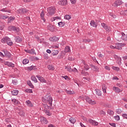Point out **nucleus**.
<instances>
[{
	"instance_id": "f257e3e1",
	"label": "nucleus",
	"mask_w": 127,
	"mask_h": 127,
	"mask_svg": "<svg viewBox=\"0 0 127 127\" xmlns=\"http://www.w3.org/2000/svg\"><path fill=\"white\" fill-rule=\"evenodd\" d=\"M42 101L44 103H46L49 105V106H47V104L44 105V113L46 114L47 116H51V113L49 112V111L47 110V109H49V107L52 106V101H53L52 97H51V96H46L45 97L43 98Z\"/></svg>"
},
{
	"instance_id": "f03ea898",
	"label": "nucleus",
	"mask_w": 127,
	"mask_h": 127,
	"mask_svg": "<svg viewBox=\"0 0 127 127\" xmlns=\"http://www.w3.org/2000/svg\"><path fill=\"white\" fill-rule=\"evenodd\" d=\"M1 42L2 43H7V44L10 46L13 45V43L12 41H11V40H10V38H9L8 37H5L3 38L1 40Z\"/></svg>"
},
{
	"instance_id": "7ed1b4c3",
	"label": "nucleus",
	"mask_w": 127,
	"mask_h": 127,
	"mask_svg": "<svg viewBox=\"0 0 127 127\" xmlns=\"http://www.w3.org/2000/svg\"><path fill=\"white\" fill-rule=\"evenodd\" d=\"M122 44L117 43V44H116L115 45H110V47L112 49H118L119 50H121L122 49Z\"/></svg>"
},
{
	"instance_id": "20e7f679",
	"label": "nucleus",
	"mask_w": 127,
	"mask_h": 127,
	"mask_svg": "<svg viewBox=\"0 0 127 127\" xmlns=\"http://www.w3.org/2000/svg\"><path fill=\"white\" fill-rule=\"evenodd\" d=\"M85 100H86L87 103H88L90 105H96L97 104V102H96V101L92 100V99L91 98H89V97H88V96L86 97Z\"/></svg>"
},
{
	"instance_id": "39448f33",
	"label": "nucleus",
	"mask_w": 127,
	"mask_h": 127,
	"mask_svg": "<svg viewBox=\"0 0 127 127\" xmlns=\"http://www.w3.org/2000/svg\"><path fill=\"white\" fill-rule=\"evenodd\" d=\"M48 12L50 15H52L55 13V7H50L47 8Z\"/></svg>"
},
{
	"instance_id": "423d86ee",
	"label": "nucleus",
	"mask_w": 127,
	"mask_h": 127,
	"mask_svg": "<svg viewBox=\"0 0 127 127\" xmlns=\"http://www.w3.org/2000/svg\"><path fill=\"white\" fill-rule=\"evenodd\" d=\"M8 29L9 30V31H16L17 32L19 31V28L15 27L13 26H9Z\"/></svg>"
},
{
	"instance_id": "0eeeda50",
	"label": "nucleus",
	"mask_w": 127,
	"mask_h": 127,
	"mask_svg": "<svg viewBox=\"0 0 127 127\" xmlns=\"http://www.w3.org/2000/svg\"><path fill=\"white\" fill-rule=\"evenodd\" d=\"M65 69H67V71H68V72H78V69H77V68H76V67H74V69H72V68H71V66H65Z\"/></svg>"
},
{
	"instance_id": "6e6552de",
	"label": "nucleus",
	"mask_w": 127,
	"mask_h": 127,
	"mask_svg": "<svg viewBox=\"0 0 127 127\" xmlns=\"http://www.w3.org/2000/svg\"><path fill=\"white\" fill-rule=\"evenodd\" d=\"M122 4V1L120 0H116L112 4V6H114V7H118L119 5Z\"/></svg>"
},
{
	"instance_id": "1a4fd4ad",
	"label": "nucleus",
	"mask_w": 127,
	"mask_h": 127,
	"mask_svg": "<svg viewBox=\"0 0 127 127\" xmlns=\"http://www.w3.org/2000/svg\"><path fill=\"white\" fill-rule=\"evenodd\" d=\"M58 3L59 5H66L68 3V1L67 0H60Z\"/></svg>"
},
{
	"instance_id": "9d476101",
	"label": "nucleus",
	"mask_w": 127,
	"mask_h": 127,
	"mask_svg": "<svg viewBox=\"0 0 127 127\" xmlns=\"http://www.w3.org/2000/svg\"><path fill=\"white\" fill-rule=\"evenodd\" d=\"M36 77L42 83H46V80H45L43 77L40 76L39 75H36Z\"/></svg>"
},
{
	"instance_id": "9b49d317",
	"label": "nucleus",
	"mask_w": 127,
	"mask_h": 127,
	"mask_svg": "<svg viewBox=\"0 0 127 127\" xmlns=\"http://www.w3.org/2000/svg\"><path fill=\"white\" fill-rule=\"evenodd\" d=\"M40 121H41V123H42V124H48V121H47V119H46V118H45L43 117H41Z\"/></svg>"
},
{
	"instance_id": "f8f14e48",
	"label": "nucleus",
	"mask_w": 127,
	"mask_h": 127,
	"mask_svg": "<svg viewBox=\"0 0 127 127\" xmlns=\"http://www.w3.org/2000/svg\"><path fill=\"white\" fill-rule=\"evenodd\" d=\"M88 122L89 123H90L91 125H93V126H98L99 123L97 122V121L95 120H93L92 119H89L88 120Z\"/></svg>"
},
{
	"instance_id": "ddd939ff",
	"label": "nucleus",
	"mask_w": 127,
	"mask_h": 127,
	"mask_svg": "<svg viewBox=\"0 0 127 127\" xmlns=\"http://www.w3.org/2000/svg\"><path fill=\"white\" fill-rule=\"evenodd\" d=\"M113 90L115 91L116 93H121V92H123V89H120L119 88V87H117L115 86H114L113 88Z\"/></svg>"
},
{
	"instance_id": "4468645a",
	"label": "nucleus",
	"mask_w": 127,
	"mask_h": 127,
	"mask_svg": "<svg viewBox=\"0 0 127 127\" xmlns=\"http://www.w3.org/2000/svg\"><path fill=\"white\" fill-rule=\"evenodd\" d=\"M121 39L124 41H127V34H125V33H122Z\"/></svg>"
},
{
	"instance_id": "2eb2a0df",
	"label": "nucleus",
	"mask_w": 127,
	"mask_h": 127,
	"mask_svg": "<svg viewBox=\"0 0 127 127\" xmlns=\"http://www.w3.org/2000/svg\"><path fill=\"white\" fill-rule=\"evenodd\" d=\"M4 65H7V66H8V67H14V64L9 63L8 62H4Z\"/></svg>"
},
{
	"instance_id": "dca6fc26",
	"label": "nucleus",
	"mask_w": 127,
	"mask_h": 127,
	"mask_svg": "<svg viewBox=\"0 0 127 127\" xmlns=\"http://www.w3.org/2000/svg\"><path fill=\"white\" fill-rule=\"evenodd\" d=\"M49 40L52 42L58 41L59 40V38L54 36L52 38H50Z\"/></svg>"
},
{
	"instance_id": "f3484780",
	"label": "nucleus",
	"mask_w": 127,
	"mask_h": 127,
	"mask_svg": "<svg viewBox=\"0 0 127 127\" xmlns=\"http://www.w3.org/2000/svg\"><path fill=\"white\" fill-rule=\"evenodd\" d=\"M48 29L50 30V31H54V29H55V26L52 25H49L48 26Z\"/></svg>"
},
{
	"instance_id": "a211bd4d",
	"label": "nucleus",
	"mask_w": 127,
	"mask_h": 127,
	"mask_svg": "<svg viewBox=\"0 0 127 127\" xmlns=\"http://www.w3.org/2000/svg\"><path fill=\"white\" fill-rule=\"evenodd\" d=\"M90 67L91 69H92V70H93L94 71H99V67H98V66H96L95 65L91 64Z\"/></svg>"
},
{
	"instance_id": "6ab92c4d",
	"label": "nucleus",
	"mask_w": 127,
	"mask_h": 127,
	"mask_svg": "<svg viewBox=\"0 0 127 127\" xmlns=\"http://www.w3.org/2000/svg\"><path fill=\"white\" fill-rule=\"evenodd\" d=\"M90 25L93 26V27H97V26H98V24H97V23L95 22V21L94 20L91 21Z\"/></svg>"
},
{
	"instance_id": "aec40b11",
	"label": "nucleus",
	"mask_w": 127,
	"mask_h": 127,
	"mask_svg": "<svg viewBox=\"0 0 127 127\" xmlns=\"http://www.w3.org/2000/svg\"><path fill=\"white\" fill-rule=\"evenodd\" d=\"M19 13H26L27 10L26 9H21L18 10Z\"/></svg>"
},
{
	"instance_id": "412c9836",
	"label": "nucleus",
	"mask_w": 127,
	"mask_h": 127,
	"mask_svg": "<svg viewBox=\"0 0 127 127\" xmlns=\"http://www.w3.org/2000/svg\"><path fill=\"white\" fill-rule=\"evenodd\" d=\"M83 65H84V70H85V71H88V70L90 69V66H89V65H88L87 64L84 63Z\"/></svg>"
},
{
	"instance_id": "4be33fe9",
	"label": "nucleus",
	"mask_w": 127,
	"mask_h": 127,
	"mask_svg": "<svg viewBox=\"0 0 127 127\" xmlns=\"http://www.w3.org/2000/svg\"><path fill=\"white\" fill-rule=\"evenodd\" d=\"M11 93L13 96H17V95L18 94V90H14L11 91Z\"/></svg>"
},
{
	"instance_id": "5701e85b",
	"label": "nucleus",
	"mask_w": 127,
	"mask_h": 127,
	"mask_svg": "<svg viewBox=\"0 0 127 127\" xmlns=\"http://www.w3.org/2000/svg\"><path fill=\"white\" fill-rule=\"evenodd\" d=\"M95 92L98 96H102V91L98 89H95Z\"/></svg>"
},
{
	"instance_id": "b1692460",
	"label": "nucleus",
	"mask_w": 127,
	"mask_h": 127,
	"mask_svg": "<svg viewBox=\"0 0 127 127\" xmlns=\"http://www.w3.org/2000/svg\"><path fill=\"white\" fill-rule=\"evenodd\" d=\"M66 93L68 94V95H74L75 94V92L74 91H71V90H65Z\"/></svg>"
},
{
	"instance_id": "393cba45",
	"label": "nucleus",
	"mask_w": 127,
	"mask_h": 127,
	"mask_svg": "<svg viewBox=\"0 0 127 127\" xmlns=\"http://www.w3.org/2000/svg\"><path fill=\"white\" fill-rule=\"evenodd\" d=\"M40 15H41V19L43 20H44V22H45V18H44V16L45 15V13H44V12L42 11Z\"/></svg>"
},
{
	"instance_id": "a878e982",
	"label": "nucleus",
	"mask_w": 127,
	"mask_h": 127,
	"mask_svg": "<svg viewBox=\"0 0 127 127\" xmlns=\"http://www.w3.org/2000/svg\"><path fill=\"white\" fill-rule=\"evenodd\" d=\"M102 90L103 91V93H107V86L106 84L102 85Z\"/></svg>"
},
{
	"instance_id": "bb28decb",
	"label": "nucleus",
	"mask_w": 127,
	"mask_h": 127,
	"mask_svg": "<svg viewBox=\"0 0 127 127\" xmlns=\"http://www.w3.org/2000/svg\"><path fill=\"white\" fill-rule=\"evenodd\" d=\"M31 79L32 80V81H33V82H34V83H37L38 81H37V79H36V77H35V76L33 75L31 76Z\"/></svg>"
},
{
	"instance_id": "cd10ccee",
	"label": "nucleus",
	"mask_w": 127,
	"mask_h": 127,
	"mask_svg": "<svg viewBox=\"0 0 127 127\" xmlns=\"http://www.w3.org/2000/svg\"><path fill=\"white\" fill-rule=\"evenodd\" d=\"M64 51L65 53L71 52V49H70V47L66 46L64 49Z\"/></svg>"
},
{
	"instance_id": "c85d7f7f",
	"label": "nucleus",
	"mask_w": 127,
	"mask_h": 127,
	"mask_svg": "<svg viewBox=\"0 0 127 127\" xmlns=\"http://www.w3.org/2000/svg\"><path fill=\"white\" fill-rule=\"evenodd\" d=\"M27 83L28 86H29V87H30V88H34V86H33V85H32V83H31V81L30 80H28L27 81Z\"/></svg>"
},
{
	"instance_id": "c756f323",
	"label": "nucleus",
	"mask_w": 127,
	"mask_h": 127,
	"mask_svg": "<svg viewBox=\"0 0 127 127\" xmlns=\"http://www.w3.org/2000/svg\"><path fill=\"white\" fill-rule=\"evenodd\" d=\"M25 52H27V53H29L30 54H33L34 53V50L33 49H32L31 50H25Z\"/></svg>"
},
{
	"instance_id": "7c9ffc66",
	"label": "nucleus",
	"mask_w": 127,
	"mask_h": 127,
	"mask_svg": "<svg viewBox=\"0 0 127 127\" xmlns=\"http://www.w3.org/2000/svg\"><path fill=\"white\" fill-rule=\"evenodd\" d=\"M58 53H59V52L58 50H53L52 54L53 56H56L58 55Z\"/></svg>"
},
{
	"instance_id": "2f4dec72",
	"label": "nucleus",
	"mask_w": 127,
	"mask_h": 127,
	"mask_svg": "<svg viewBox=\"0 0 127 127\" xmlns=\"http://www.w3.org/2000/svg\"><path fill=\"white\" fill-rule=\"evenodd\" d=\"M58 25L59 27H63L65 25V23L64 22H60L58 23Z\"/></svg>"
},
{
	"instance_id": "473e14b6",
	"label": "nucleus",
	"mask_w": 127,
	"mask_h": 127,
	"mask_svg": "<svg viewBox=\"0 0 127 127\" xmlns=\"http://www.w3.org/2000/svg\"><path fill=\"white\" fill-rule=\"evenodd\" d=\"M69 122L71 124H75V123H76V119H75L74 118H71L69 119Z\"/></svg>"
},
{
	"instance_id": "72a5a7b5",
	"label": "nucleus",
	"mask_w": 127,
	"mask_h": 127,
	"mask_svg": "<svg viewBox=\"0 0 127 127\" xmlns=\"http://www.w3.org/2000/svg\"><path fill=\"white\" fill-rule=\"evenodd\" d=\"M12 102L14 105H18V101L16 99H12Z\"/></svg>"
},
{
	"instance_id": "f704fd0d",
	"label": "nucleus",
	"mask_w": 127,
	"mask_h": 127,
	"mask_svg": "<svg viewBox=\"0 0 127 127\" xmlns=\"http://www.w3.org/2000/svg\"><path fill=\"white\" fill-rule=\"evenodd\" d=\"M15 40L17 42H21L22 41V39L19 36L16 37Z\"/></svg>"
},
{
	"instance_id": "c9c22d12",
	"label": "nucleus",
	"mask_w": 127,
	"mask_h": 127,
	"mask_svg": "<svg viewBox=\"0 0 127 127\" xmlns=\"http://www.w3.org/2000/svg\"><path fill=\"white\" fill-rule=\"evenodd\" d=\"M0 18L1 19H6V18H8V16L0 14Z\"/></svg>"
},
{
	"instance_id": "e433bc0d",
	"label": "nucleus",
	"mask_w": 127,
	"mask_h": 127,
	"mask_svg": "<svg viewBox=\"0 0 127 127\" xmlns=\"http://www.w3.org/2000/svg\"><path fill=\"white\" fill-rule=\"evenodd\" d=\"M120 13L121 14H123L125 16H127V10L125 11H121Z\"/></svg>"
},
{
	"instance_id": "4c0bfd02",
	"label": "nucleus",
	"mask_w": 127,
	"mask_h": 127,
	"mask_svg": "<svg viewBox=\"0 0 127 127\" xmlns=\"http://www.w3.org/2000/svg\"><path fill=\"white\" fill-rule=\"evenodd\" d=\"M107 113L108 114V115H110V116H113V115H114V111H113V110H108L107 111Z\"/></svg>"
},
{
	"instance_id": "58836bf2",
	"label": "nucleus",
	"mask_w": 127,
	"mask_h": 127,
	"mask_svg": "<svg viewBox=\"0 0 127 127\" xmlns=\"http://www.w3.org/2000/svg\"><path fill=\"white\" fill-rule=\"evenodd\" d=\"M27 105H28V106H29V107H33V104H32V103H31V102H30V101L28 100L26 102Z\"/></svg>"
},
{
	"instance_id": "ea45409f",
	"label": "nucleus",
	"mask_w": 127,
	"mask_h": 127,
	"mask_svg": "<svg viewBox=\"0 0 127 127\" xmlns=\"http://www.w3.org/2000/svg\"><path fill=\"white\" fill-rule=\"evenodd\" d=\"M117 61V63H118L119 65L122 64V58H118Z\"/></svg>"
},
{
	"instance_id": "a19ab883",
	"label": "nucleus",
	"mask_w": 127,
	"mask_h": 127,
	"mask_svg": "<svg viewBox=\"0 0 127 127\" xmlns=\"http://www.w3.org/2000/svg\"><path fill=\"white\" fill-rule=\"evenodd\" d=\"M56 19H61V17H55L51 19V21H55Z\"/></svg>"
},
{
	"instance_id": "79ce46f5",
	"label": "nucleus",
	"mask_w": 127,
	"mask_h": 127,
	"mask_svg": "<svg viewBox=\"0 0 127 127\" xmlns=\"http://www.w3.org/2000/svg\"><path fill=\"white\" fill-rule=\"evenodd\" d=\"M29 63V61L27 59H25L23 61V64L24 65H26V64H28V63Z\"/></svg>"
},
{
	"instance_id": "37998d69",
	"label": "nucleus",
	"mask_w": 127,
	"mask_h": 127,
	"mask_svg": "<svg viewBox=\"0 0 127 127\" xmlns=\"http://www.w3.org/2000/svg\"><path fill=\"white\" fill-rule=\"evenodd\" d=\"M44 58L46 60H47V59L49 58V57H48V54H47V53H45L44 54Z\"/></svg>"
},
{
	"instance_id": "c03bdc74",
	"label": "nucleus",
	"mask_w": 127,
	"mask_h": 127,
	"mask_svg": "<svg viewBox=\"0 0 127 127\" xmlns=\"http://www.w3.org/2000/svg\"><path fill=\"white\" fill-rule=\"evenodd\" d=\"M81 74H82V75H83L84 76H87V75H89V73H88V72L84 71L83 70L81 71Z\"/></svg>"
},
{
	"instance_id": "a18cd8bd",
	"label": "nucleus",
	"mask_w": 127,
	"mask_h": 127,
	"mask_svg": "<svg viewBox=\"0 0 127 127\" xmlns=\"http://www.w3.org/2000/svg\"><path fill=\"white\" fill-rule=\"evenodd\" d=\"M112 68L113 70H115V71H120V68L119 67L112 66Z\"/></svg>"
},
{
	"instance_id": "49530a36",
	"label": "nucleus",
	"mask_w": 127,
	"mask_h": 127,
	"mask_svg": "<svg viewBox=\"0 0 127 127\" xmlns=\"http://www.w3.org/2000/svg\"><path fill=\"white\" fill-rule=\"evenodd\" d=\"M33 68H34V66H31L27 67V70L28 71H32V70H33Z\"/></svg>"
},
{
	"instance_id": "de8ad7c7",
	"label": "nucleus",
	"mask_w": 127,
	"mask_h": 127,
	"mask_svg": "<svg viewBox=\"0 0 127 127\" xmlns=\"http://www.w3.org/2000/svg\"><path fill=\"white\" fill-rule=\"evenodd\" d=\"M48 68L49 69V70H54V66H52V65H48Z\"/></svg>"
},
{
	"instance_id": "09e8293b",
	"label": "nucleus",
	"mask_w": 127,
	"mask_h": 127,
	"mask_svg": "<svg viewBox=\"0 0 127 127\" xmlns=\"http://www.w3.org/2000/svg\"><path fill=\"white\" fill-rule=\"evenodd\" d=\"M64 18H65V19H67L68 20H69V19H71V16H70L69 15H66L64 16Z\"/></svg>"
},
{
	"instance_id": "8fccbe9b",
	"label": "nucleus",
	"mask_w": 127,
	"mask_h": 127,
	"mask_svg": "<svg viewBox=\"0 0 127 127\" xmlns=\"http://www.w3.org/2000/svg\"><path fill=\"white\" fill-rule=\"evenodd\" d=\"M122 112L123 111H122V109H118L116 110V113L118 114H122Z\"/></svg>"
},
{
	"instance_id": "3c124183",
	"label": "nucleus",
	"mask_w": 127,
	"mask_h": 127,
	"mask_svg": "<svg viewBox=\"0 0 127 127\" xmlns=\"http://www.w3.org/2000/svg\"><path fill=\"white\" fill-rule=\"evenodd\" d=\"M25 92H26V93H33L32 92V90L30 89H27L25 90Z\"/></svg>"
},
{
	"instance_id": "603ef678",
	"label": "nucleus",
	"mask_w": 127,
	"mask_h": 127,
	"mask_svg": "<svg viewBox=\"0 0 127 127\" xmlns=\"http://www.w3.org/2000/svg\"><path fill=\"white\" fill-rule=\"evenodd\" d=\"M105 29L106 30L107 32H110V31H111V28L108 26H107Z\"/></svg>"
},
{
	"instance_id": "864d4df0",
	"label": "nucleus",
	"mask_w": 127,
	"mask_h": 127,
	"mask_svg": "<svg viewBox=\"0 0 127 127\" xmlns=\"http://www.w3.org/2000/svg\"><path fill=\"white\" fill-rule=\"evenodd\" d=\"M101 25H102V27H103V28H104V29H105L108 26L107 25V24H106L105 23H101Z\"/></svg>"
},
{
	"instance_id": "5fc2aeb1",
	"label": "nucleus",
	"mask_w": 127,
	"mask_h": 127,
	"mask_svg": "<svg viewBox=\"0 0 127 127\" xmlns=\"http://www.w3.org/2000/svg\"><path fill=\"white\" fill-rule=\"evenodd\" d=\"M109 15H110V16H112L114 18H116V17H117V16H116V15H115L113 13H110Z\"/></svg>"
},
{
	"instance_id": "6e6d98bb",
	"label": "nucleus",
	"mask_w": 127,
	"mask_h": 127,
	"mask_svg": "<svg viewBox=\"0 0 127 127\" xmlns=\"http://www.w3.org/2000/svg\"><path fill=\"white\" fill-rule=\"evenodd\" d=\"M114 119L116 120V121H120V116H117L114 117Z\"/></svg>"
},
{
	"instance_id": "4d7b16f0",
	"label": "nucleus",
	"mask_w": 127,
	"mask_h": 127,
	"mask_svg": "<svg viewBox=\"0 0 127 127\" xmlns=\"http://www.w3.org/2000/svg\"><path fill=\"white\" fill-rule=\"evenodd\" d=\"M70 1L72 4H75V3H76V0H70Z\"/></svg>"
},
{
	"instance_id": "13d9d810",
	"label": "nucleus",
	"mask_w": 127,
	"mask_h": 127,
	"mask_svg": "<svg viewBox=\"0 0 127 127\" xmlns=\"http://www.w3.org/2000/svg\"><path fill=\"white\" fill-rule=\"evenodd\" d=\"M19 114L21 117H24V115H25V114L23 112H20Z\"/></svg>"
},
{
	"instance_id": "bf43d9fd",
	"label": "nucleus",
	"mask_w": 127,
	"mask_h": 127,
	"mask_svg": "<svg viewBox=\"0 0 127 127\" xmlns=\"http://www.w3.org/2000/svg\"><path fill=\"white\" fill-rule=\"evenodd\" d=\"M100 115H103V116H105V115H106V112H105V111H100Z\"/></svg>"
},
{
	"instance_id": "052dcab7",
	"label": "nucleus",
	"mask_w": 127,
	"mask_h": 127,
	"mask_svg": "<svg viewBox=\"0 0 127 127\" xmlns=\"http://www.w3.org/2000/svg\"><path fill=\"white\" fill-rule=\"evenodd\" d=\"M122 117L124 118V119H127V114H123L122 115Z\"/></svg>"
},
{
	"instance_id": "680f3d73",
	"label": "nucleus",
	"mask_w": 127,
	"mask_h": 127,
	"mask_svg": "<svg viewBox=\"0 0 127 127\" xmlns=\"http://www.w3.org/2000/svg\"><path fill=\"white\" fill-rule=\"evenodd\" d=\"M12 83L14 85H16L17 84V81L15 80H12Z\"/></svg>"
},
{
	"instance_id": "e2e57ef3",
	"label": "nucleus",
	"mask_w": 127,
	"mask_h": 127,
	"mask_svg": "<svg viewBox=\"0 0 127 127\" xmlns=\"http://www.w3.org/2000/svg\"><path fill=\"white\" fill-rule=\"evenodd\" d=\"M109 125L111 126V127H116V124L115 123H110Z\"/></svg>"
},
{
	"instance_id": "0e129e2a",
	"label": "nucleus",
	"mask_w": 127,
	"mask_h": 127,
	"mask_svg": "<svg viewBox=\"0 0 127 127\" xmlns=\"http://www.w3.org/2000/svg\"><path fill=\"white\" fill-rule=\"evenodd\" d=\"M33 1V0H24V1L25 2H30Z\"/></svg>"
},
{
	"instance_id": "69168bd1",
	"label": "nucleus",
	"mask_w": 127,
	"mask_h": 127,
	"mask_svg": "<svg viewBox=\"0 0 127 127\" xmlns=\"http://www.w3.org/2000/svg\"><path fill=\"white\" fill-rule=\"evenodd\" d=\"M105 69H106V70H109V71L111 70V68L108 66H105Z\"/></svg>"
},
{
	"instance_id": "338daca9",
	"label": "nucleus",
	"mask_w": 127,
	"mask_h": 127,
	"mask_svg": "<svg viewBox=\"0 0 127 127\" xmlns=\"http://www.w3.org/2000/svg\"><path fill=\"white\" fill-rule=\"evenodd\" d=\"M113 80H119V78H118L117 76H114L113 77Z\"/></svg>"
},
{
	"instance_id": "774afa93",
	"label": "nucleus",
	"mask_w": 127,
	"mask_h": 127,
	"mask_svg": "<svg viewBox=\"0 0 127 127\" xmlns=\"http://www.w3.org/2000/svg\"><path fill=\"white\" fill-rule=\"evenodd\" d=\"M46 52H47L49 54H51V51L49 49L47 50Z\"/></svg>"
}]
</instances>
